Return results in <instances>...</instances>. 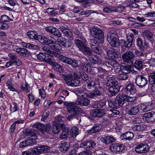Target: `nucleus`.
<instances>
[{
	"mask_svg": "<svg viewBox=\"0 0 155 155\" xmlns=\"http://www.w3.org/2000/svg\"><path fill=\"white\" fill-rule=\"evenodd\" d=\"M131 97L126 94L122 95H117L114 100H110L108 101V105L109 107L113 109H117L120 106L125 107L126 106L127 101H131Z\"/></svg>",
	"mask_w": 155,
	"mask_h": 155,
	"instance_id": "nucleus-1",
	"label": "nucleus"
},
{
	"mask_svg": "<svg viewBox=\"0 0 155 155\" xmlns=\"http://www.w3.org/2000/svg\"><path fill=\"white\" fill-rule=\"evenodd\" d=\"M64 104L67 107V110L69 113L81 114L83 112L82 108L78 106L77 101L76 102L64 101Z\"/></svg>",
	"mask_w": 155,
	"mask_h": 155,
	"instance_id": "nucleus-2",
	"label": "nucleus"
},
{
	"mask_svg": "<svg viewBox=\"0 0 155 155\" xmlns=\"http://www.w3.org/2000/svg\"><path fill=\"white\" fill-rule=\"evenodd\" d=\"M100 125L95 124L92 127L87 131V133L90 135L93 133H96L99 131L101 129L100 125L107 126L110 124V119L108 118H104L101 119L100 121Z\"/></svg>",
	"mask_w": 155,
	"mask_h": 155,
	"instance_id": "nucleus-3",
	"label": "nucleus"
},
{
	"mask_svg": "<svg viewBox=\"0 0 155 155\" xmlns=\"http://www.w3.org/2000/svg\"><path fill=\"white\" fill-rule=\"evenodd\" d=\"M56 41L54 38L50 35H47L46 36H41V39L39 40V42L43 44H46L50 46H53L54 48H56L58 50H61L62 48L60 45L58 48L56 47Z\"/></svg>",
	"mask_w": 155,
	"mask_h": 155,
	"instance_id": "nucleus-4",
	"label": "nucleus"
},
{
	"mask_svg": "<svg viewBox=\"0 0 155 155\" xmlns=\"http://www.w3.org/2000/svg\"><path fill=\"white\" fill-rule=\"evenodd\" d=\"M91 35L99 41H104V33L102 29L98 27H92L90 30Z\"/></svg>",
	"mask_w": 155,
	"mask_h": 155,
	"instance_id": "nucleus-5",
	"label": "nucleus"
},
{
	"mask_svg": "<svg viewBox=\"0 0 155 155\" xmlns=\"http://www.w3.org/2000/svg\"><path fill=\"white\" fill-rule=\"evenodd\" d=\"M58 58L60 60L71 65L74 67H77L78 66L79 61L74 59H71L63 55H58Z\"/></svg>",
	"mask_w": 155,
	"mask_h": 155,
	"instance_id": "nucleus-6",
	"label": "nucleus"
},
{
	"mask_svg": "<svg viewBox=\"0 0 155 155\" xmlns=\"http://www.w3.org/2000/svg\"><path fill=\"white\" fill-rule=\"evenodd\" d=\"M50 54L46 53H40L37 56L38 59L41 61H44L48 63L51 65L53 62V57Z\"/></svg>",
	"mask_w": 155,
	"mask_h": 155,
	"instance_id": "nucleus-7",
	"label": "nucleus"
},
{
	"mask_svg": "<svg viewBox=\"0 0 155 155\" xmlns=\"http://www.w3.org/2000/svg\"><path fill=\"white\" fill-rule=\"evenodd\" d=\"M148 81L145 75H137L135 78L136 84L139 87H143L147 84Z\"/></svg>",
	"mask_w": 155,
	"mask_h": 155,
	"instance_id": "nucleus-8",
	"label": "nucleus"
},
{
	"mask_svg": "<svg viewBox=\"0 0 155 155\" xmlns=\"http://www.w3.org/2000/svg\"><path fill=\"white\" fill-rule=\"evenodd\" d=\"M150 146L147 143H141L138 145L135 148V151L137 153L141 154L148 152Z\"/></svg>",
	"mask_w": 155,
	"mask_h": 155,
	"instance_id": "nucleus-9",
	"label": "nucleus"
},
{
	"mask_svg": "<svg viewBox=\"0 0 155 155\" xmlns=\"http://www.w3.org/2000/svg\"><path fill=\"white\" fill-rule=\"evenodd\" d=\"M50 149V147L49 146L44 145L34 147L33 149L31 151L32 152V154H35L44 152H46Z\"/></svg>",
	"mask_w": 155,
	"mask_h": 155,
	"instance_id": "nucleus-10",
	"label": "nucleus"
},
{
	"mask_svg": "<svg viewBox=\"0 0 155 155\" xmlns=\"http://www.w3.org/2000/svg\"><path fill=\"white\" fill-rule=\"evenodd\" d=\"M45 30L49 33L58 37V38H61L62 33L60 31L55 27L49 26L45 28Z\"/></svg>",
	"mask_w": 155,
	"mask_h": 155,
	"instance_id": "nucleus-11",
	"label": "nucleus"
},
{
	"mask_svg": "<svg viewBox=\"0 0 155 155\" xmlns=\"http://www.w3.org/2000/svg\"><path fill=\"white\" fill-rule=\"evenodd\" d=\"M127 40L125 41L122 40L121 42L123 43L124 46L128 48H130L134 40V35L131 33H130L127 35Z\"/></svg>",
	"mask_w": 155,
	"mask_h": 155,
	"instance_id": "nucleus-12",
	"label": "nucleus"
},
{
	"mask_svg": "<svg viewBox=\"0 0 155 155\" xmlns=\"http://www.w3.org/2000/svg\"><path fill=\"white\" fill-rule=\"evenodd\" d=\"M134 57L133 52L129 51L124 53L122 56V58L124 62L130 63L132 62V60Z\"/></svg>",
	"mask_w": 155,
	"mask_h": 155,
	"instance_id": "nucleus-13",
	"label": "nucleus"
},
{
	"mask_svg": "<svg viewBox=\"0 0 155 155\" xmlns=\"http://www.w3.org/2000/svg\"><path fill=\"white\" fill-rule=\"evenodd\" d=\"M124 148V145L119 143H114L110 145V149L112 152L116 153L121 151Z\"/></svg>",
	"mask_w": 155,
	"mask_h": 155,
	"instance_id": "nucleus-14",
	"label": "nucleus"
},
{
	"mask_svg": "<svg viewBox=\"0 0 155 155\" xmlns=\"http://www.w3.org/2000/svg\"><path fill=\"white\" fill-rule=\"evenodd\" d=\"M103 96L102 93L97 89H95L88 94V97L95 99H101L102 98L101 96Z\"/></svg>",
	"mask_w": 155,
	"mask_h": 155,
	"instance_id": "nucleus-15",
	"label": "nucleus"
},
{
	"mask_svg": "<svg viewBox=\"0 0 155 155\" xmlns=\"http://www.w3.org/2000/svg\"><path fill=\"white\" fill-rule=\"evenodd\" d=\"M105 115V110L104 109H95L92 111L91 115L94 117H100Z\"/></svg>",
	"mask_w": 155,
	"mask_h": 155,
	"instance_id": "nucleus-16",
	"label": "nucleus"
},
{
	"mask_svg": "<svg viewBox=\"0 0 155 155\" xmlns=\"http://www.w3.org/2000/svg\"><path fill=\"white\" fill-rule=\"evenodd\" d=\"M27 35L31 39H35L39 42L41 35H38L37 33L34 31H30L27 33Z\"/></svg>",
	"mask_w": 155,
	"mask_h": 155,
	"instance_id": "nucleus-17",
	"label": "nucleus"
},
{
	"mask_svg": "<svg viewBox=\"0 0 155 155\" xmlns=\"http://www.w3.org/2000/svg\"><path fill=\"white\" fill-rule=\"evenodd\" d=\"M116 139L112 136H106L101 138V140L103 143L108 144L115 141Z\"/></svg>",
	"mask_w": 155,
	"mask_h": 155,
	"instance_id": "nucleus-18",
	"label": "nucleus"
},
{
	"mask_svg": "<svg viewBox=\"0 0 155 155\" xmlns=\"http://www.w3.org/2000/svg\"><path fill=\"white\" fill-rule=\"evenodd\" d=\"M8 56L9 57V60L10 61L13 62L14 63H16L18 66H20L22 64L21 61L17 58L16 54L12 53L9 54Z\"/></svg>",
	"mask_w": 155,
	"mask_h": 155,
	"instance_id": "nucleus-19",
	"label": "nucleus"
},
{
	"mask_svg": "<svg viewBox=\"0 0 155 155\" xmlns=\"http://www.w3.org/2000/svg\"><path fill=\"white\" fill-rule=\"evenodd\" d=\"M57 40L62 45L66 48H69L72 45V43L68 39L64 38L62 37L58 38Z\"/></svg>",
	"mask_w": 155,
	"mask_h": 155,
	"instance_id": "nucleus-20",
	"label": "nucleus"
},
{
	"mask_svg": "<svg viewBox=\"0 0 155 155\" xmlns=\"http://www.w3.org/2000/svg\"><path fill=\"white\" fill-rule=\"evenodd\" d=\"M25 135L26 136H30L31 137L37 138V135L38 134V131L33 129H27L24 131Z\"/></svg>",
	"mask_w": 155,
	"mask_h": 155,
	"instance_id": "nucleus-21",
	"label": "nucleus"
},
{
	"mask_svg": "<svg viewBox=\"0 0 155 155\" xmlns=\"http://www.w3.org/2000/svg\"><path fill=\"white\" fill-rule=\"evenodd\" d=\"M141 108L143 111L147 112L152 110L153 108V107L152 103L148 102L142 104Z\"/></svg>",
	"mask_w": 155,
	"mask_h": 155,
	"instance_id": "nucleus-22",
	"label": "nucleus"
},
{
	"mask_svg": "<svg viewBox=\"0 0 155 155\" xmlns=\"http://www.w3.org/2000/svg\"><path fill=\"white\" fill-rule=\"evenodd\" d=\"M134 137V134L130 132H127L120 136V139L122 140H132Z\"/></svg>",
	"mask_w": 155,
	"mask_h": 155,
	"instance_id": "nucleus-23",
	"label": "nucleus"
},
{
	"mask_svg": "<svg viewBox=\"0 0 155 155\" xmlns=\"http://www.w3.org/2000/svg\"><path fill=\"white\" fill-rule=\"evenodd\" d=\"M107 54L109 59H116L119 57V53L113 50H108Z\"/></svg>",
	"mask_w": 155,
	"mask_h": 155,
	"instance_id": "nucleus-24",
	"label": "nucleus"
},
{
	"mask_svg": "<svg viewBox=\"0 0 155 155\" xmlns=\"http://www.w3.org/2000/svg\"><path fill=\"white\" fill-rule=\"evenodd\" d=\"M85 68H86V71L87 72L92 74H95L99 71L98 69L93 67L90 64L86 65Z\"/></svg>",
	"mask_w": 155,
	"mask_h": 155,
	"instance_id": "nucleus-25",
	"label": "nucleus"
},
{
	"mask_svg": "<svg viewBox=\"0 0 155 155\" xmlns=\"http://www.w3.org/2000/svg\"><path fill=\"white\" fill-rule=\"evenodd\" d=\"M126 89L127 92L130 93L132 95L136 93L137 91L134 85L131 83H129L127 85Z\"/></svg>",
	"mask_w": 155,
	"mask_h": 155,
	"instance_id": "nucleus-26",
	"label": "nucleus"
},
{
	"mask_svg": "<svg viewBox=\"0 0 155 155\" xmlns=\"http://www.w3.org/2000/svg\"><path fill=\"white\" fill-rule=\"evenodd\" d=\"M54 71L60 73L63 72L64 69L63 66L57 63L53 62L51 65Z\"/></svg>",
	"mask_w": 155,
	"mask_h": 155,
	"instance_id": "nucleus-27",
	"label": "nucleus"
},
{
	"mask_svg": "<svg viewBox=\"0 0 155 155\" xmlns=\"http://www.w3.org/2000/svg\"><path fill=\"white\" fill-rule=\"evenodd\" d=\"M74 43L81 51L87 46L86 44L83 41H82L78 39L75 40Z\"/></svg>",
	"mask_w": 155,
	"mask_h": 155,
	"instance_id": "nucleus-28",
	"label": "nucleus"
},
{
	"mask_svg": "<svg viewBox=\"0 0 155 155\" xmlns=\"http://www.w3.org/2000/svg\"><path fill=\"white\" fill-rule=\"evenodd\" d=\"M76 101L77 104L81 106H87L90 102L89 100L85 97L81 99L78 98Z\"/></svg>",
	"mask_w": 155,
	"mask_h": 155,
	"instance_id": "nucleus-29",
	"label": "nucleus"
},
{
	"mask_svg": "<svg viewBox=\"0 0 155 155\" xmlns=\"http://www.w3.org/2000/svg\"><path fill=\"white\" fill-rule=\"evenodd\" d=\"M62 117L61 115H59L58 117H55L54 121V124L60 125V127H64V123L62 120Z\"/></svg>",
	"mask_w": 155,
	"mask_h": 155,
	"instance_id": "nucleus-30",
	"label": "nucleus"
},
{
	"mask_svg": "<svg viewBox=\"0 0 155 155\" xmlns=\"http://www.w3.org/2000/svg\"><path fill=\"white\" fill-rule=\"evenodd\" d=\"M17 52L23 56H28L29 55V51L27 49L22 48H18L16 50Z\"/></svg>",
	"mask_w": 155,
	"mask_h": 155,
	"instance_id": "nucleus-31",
	"label": "nucleus"
},
{
	"mask_svg": "<svg viewBox=\"0 0 155 155\" xmlns=\"http://www.w3.org/2000/svg\"><path fill=\"white\" fill-rule=\"evenodd\" d=\"M120 91L119 87L118 86H111L109 88V92L112 96L115 95Z\"/></svg>",
	"mask_w": 155,
	"mask_h": 155,
	"instance_id": "nucleus-32",
	"label": "nucleus"
},
{
	"mask_svg": "<svg viewBox=\"0 0 155 155\" xmlns=\"http://www.w3.org/2000/svg\"><path fill=\"white\" fill-rule=\"evenodd\" d=\"M69 147V144L68 143L64 141L62 142L61 145L59 147L60 150L61 152L65 153L68 151Z\"/></svg>",
	"mask_w": 155,
	"mask_h": 155,
	"instance_id": "nucleus-33",
	"label": "nucleus"
},
{
	"mask_svg": "<svg viewBox=\"0 0 155 155\" xmlns=\"http://www.w3.org/2000/svg\"><path fill=\"white\" fill-rule=\"evenodd\" d=\"M96 39H90L89 43L91 48H94L95 46H97L99 45V43L102 44L104 42V41L101 42L100 41Z\"/></svg>",
	"mask_w": 155,
	"mask_h": 155,
	"instance_id": "nucleus-34",
	"label": "nucleus"
},
{
	"mask_svg": "<svg viewBox=\"0 0 155 155\" xmlns=\"http://www.w3.org/2000/svg\"><path fill=\"white\" fill-rule=\"evenodd\" d=\"M106 104L105 100H102L100 101H97L94 103L93 106L95 108H101L104 106Z\"/></svg>",
	"mask_w": 155,
	"mask_h": 155,
	"instance_id": "nucleus-35",
	"label": "nucleus"
},
{
	"mask_svg": "<svg viewBox=\"0 0 155 155\" xmlns=\"http://www.w3.org/2000/svg\"><path fill=\"white\" fill-rule=\"evenodd\" d=\"M61 127L63 130V132L61 135L60 136V138L61 139H63L65 138L68 135L69 129L68 127H65V125L64 127Z\"/></svg>",
	"mask_w": 155,
	"mask_h": 155,
	"instance_id": "nucleus-36",
	"label": "nucleus"
},
{
	"mask_svg": "<svg viewBox=\"0 0 155 155\" xmlns=\"http://www.w3.org/2000/svg\"><path fill=\"white\" fill-rule=\"evenodd\" d=\"M121 68L122 73L126 74H129L131 71V67L128 65H121Z\"/></svg>",
	"mask_w": 155,
	"mask_h": 155,
	"instance_id": "nucleus-37",
	"label": "nucleus"
},
{
	"mask_svg": "<svg viewBox=\"0 0 155 155\" xmlns=\"http://www.w3.org/2000/svg\"><path fill=\"white\" fill-rule=\"evenodd\" d=\"M139 111V109L137 106L135 105L131 107V109L129 110L128 114L131 115H135L137 114Z\"/></svg>",
	"mask_w": 155,
	"mask_h": 155,
	"instance_id": "nucleus-38",
	"label": "nucleus"
},
{
	"mask_svg": "<svg viewBox=\"0 0 155 155\" xmlns=\"http://www.w3.org/2000/svg\"><path fill=\"white\" fill-rule=\"evenodd\" d=\"M42 48L44 51L47 52L48 54L57 56V53L54 51V50L48 47L44 46L42 47Z\"/></svg>",
	"mask_w": 155,
	"mask_h": 155,
	"instance_id": "nucleus-39",
	"label": "nucleus"
},
{
	"mask_svg": "<svg viewBox=\"0 0 155 155\" xmlns=\"http://www.w3.org/2000/svg\"><path fill=\"white\" fill-rule=\"evenodd\" d=\"M51 125L49 124H48L45 126L42 130V133L45 135L48 136L50 134V132L51 131Z\"/></svg>",
	"mask_w": 155,
	"mask_h": 155,
	"instance_id": "nucleus-40",
	"label": "nucleus"
},
{
	"mask_svg": "<svg viewBox=\"0 0 155 155\" xmlns=\"http://www.w3.org/2000/svg\"><path fill=\"white\" fill-rule=\"evenodd\" d=\"M143 62L140 59L135 61L134 64V67L137 70H139L143 68Z\"/></svg>",
	"mask_w": 155,
	"mask_h": 155,
	"instance_id": "nucleus-41",
	"label": "nucleus"
},
{
	"mask_svg": "<svg viewBox=\"0 0 155 155\" xmlns=\"http://www.w3.org/2000/svg\"><path fill=\"white\" fill-rule=\"evenodd\" d=\"M144 38L145 39L150 40L152 38L153 34L149 31L146 30L143 33Z\"/></svg>",
	"mask_w": 155,
	"mask_h": 155,
	"instance_id": "nucleus-42",
	"label": "nucleus"
},
{
	"mask_svg": "<svg viewBox=\"0 0 155 155\" xmlns=\"http://www.w3.org/2000/svg\"><path fill=\"white\" fill-rule=\"evenodd\" d=\"M81 51L87 56H91L92 54L91 50L87 46Z\"/></svg>",
	"mask_w": 155,
	"mask_h": 155,
	"instance_id": "nucleus-43",
	"label": "nucleus"
},
{
	"mask_svg": "<svg viewBox=\"0 0 155 155\" xmlns=\"http://www.w3.org/2000/svg\"><path fill=\"white\" fill-rule=\"evenodd\" d=\"M107 41H110L111 39L118 38V37L116 33L110 31L107 34Z\"/></svg>",
	"mask_w": 155,
	"mask_h": 155,
	"instance_id": "nucleus-44",
	"label": "nucleus"
},
{
	"mask_svg": "<svg viewBox=\"0 0 155 155\" xmlns=\"http://www.w3.org/2000/svg\"><path fill=\"white\" fill-rule=\"evenodd\" d=\"M91 57L89 58V60L91 63L94 64H97L99 61V57L96 55L90 56Z\"/></svg>",
	"mask_w": 155,
	"mask_h": 155,
	"instance_id": "nucleus-45",
	"label": "nucleus"
},
{
	"mask_svg": "<svg viewBox=\"0 0 155 155\" xmlns=\"http://www.w3.org/2000/svg\"><path fill=\"white\" fill-rule=\"evenodd\" d=\"M64 79L66 81L67 85L68 82H71L73 79V76L71 74H63L62 75Z\"/></svg>",
	"mask_w": 155,
	"mask_h": 155,
	"instance_id": "nucleus-46",
	"label": "nucleus"
},
{
	"mask_svg": "<svg viewBox=\"0 0 155 155\" xmlns=\"http://www.w3.org/2000/svg\"><path fill=\"white\" fill-rule=\"evenodd\" d=\"M149 81L150 84L155 85V72L150 73L149 77Z\"/></svg>",
	"mask_w": 155,
	"mask_h": 155,
	"instance_id": "nucleus-47",
	"label": "nucleus"
},
{
	"mask_svg": "<svg viewBox=\"0 0 155 155\" xmlns=\"http://www.w3.org/2000/svg\"><path fill=\"white\" fill-rule=\"evenodd\" d=\"M68 85L69 86L76 87L79 85L80 83V81L79 80L77 79H74L73 78L70 82H68Z\"/></svg>",
	"mask_w": 155,
	"mask_h": 155,
	"instance_id": "nucleus-48",
	"label": "nucleus"
},
{
	"mask_svg": "<svg viewBox=\"0 0 155 155\" xmlns=\"http://www.w3.org/2000/svg\"><path fill=\"white\" fill-rule=\"evenodd\" d=\"M70 133V135L72 137H76L79 134L78 128L75 126L71 128Z\"/></svg>",
	"mask_w": 155,
	"mask_h": 155,
	"instance_id": "nucleus-49",
	"label": "nucleus"
},
{
	"mask_svg": "<svg viewBox=\"0 0 155 155\" xmlns=\"http://www.w3.org/2000/svg\"><path fill=\"white\" fill-rule=\"evenodd\" d=\"M137 45L140 48L141 50H143L144 49L143 43L142 39L140 38H138L137 39Z\"/></svg>",
	"mask_w": 155,
	"mask_h": 155,
	"instance_id": "nucleus-50",
	"label": "nucleus"
},
{
	"mask_svg": "<svg viewBox=\"0 0 155 155\" xmlns=\"http://www.w3.org/2000/svg\"><path fill=\"white\" fill-rule=\"evenodd\" d=\"M150 118V115L149 112L144 114L142 117V119L143 120L148 123L151 122V118Z\"/></svg>",
	"mask_w": 155,
	"mask_h": 155,
	"instance_id": "nucleus-51",
	"label": "nucleus"
},
{
	"mask_svg": "<svg viewBox=\"0 0 155 155\" xmlns=\"http://www.w3.org/2000/svg\"><path fill=\"white\" fill-rule=\"evenodd\" d=\"M128 78L127 74L124 73H121L118 75L117 79L119 81H125Z\"/></svg>",
	"mask_w": 155,
	"mask_h": 155,
	"instance_id": "nucleus-52",
	"label": "nucleus"
},
{
	"mask_svg": "<svg viewBox=\"0 0 155 155\" xmlns=\"http://www.w3.org/2000/svg\"><path fill=\"white\" fill-rule=\"evenodd\" d=\"M144 129L145 127L143 125H137L135 126L132 127L133 130L135 131H141L143 130Z\"/></svg>",
	"mask_w": 155,
	"mask_h": 155,
	"instance_id": "nucleus-53",
	"label": "nucleus"
},
{
	"mask_svg": "<svg viewBox=\"0 0 155 155\" xmlns=\"http://www.w3.org/2000/svg\"><path fill=\"white\" fill-rule=\"evenodd\" d=\"M111 46L114 47L117 46L118 45V38H116L113 39H111L110 41H108Z\"/></svg>",
	"mask_w": 155,
	"mask_h": 155,
	"instance_id": "nucleus-54",
	"label": "nucleus"
},
{
	"mask_svg": "<svg viewBox=\"0 0 155 155\" xmlns=\"http://www.w3.org/2000/svg\"><path fill=\"white\" fill-rule=\"evenodd\" d=\"M60 126V125L53 124V127L52 128V131L53 133L54 134H58L59 131V127Z\"/></svg>",
	"mask_w": 155,
	"mask_h": 155,
	"instance_id": "nucleus-55",
	"label": "nucleus"
},
{
	"mask_svg": "<svg viewBox=\"0 0 155 155\" xmlns=\"http://www.w3.org/2000/svg\"><path fill=\"white\" fill-rule=\"evenodd\" d=\"M115 59H110L108 62V64L114 67H118L119 64L115 60Z\"/></svg>",
	"mask_w": 155,
	"mask_h": 155,
	"instance_id": "nucleus-56",
	"label": "nucleus"
},
{
	"mask_svg": "<svg viewBox=\"0 0 155 155\" xmlns=\"http://www.w3.org/2000/svg\"><path fill=\"white\" fill-rule=\"evenodd\" d=\"M88 149L91 150L94 148L96 143L92 140H88Z\"/></svg>",
	"mask_w": 155,
	"mask_h": 155,
	"instance_id": "nucleus-57",
	"label": "nucleus"
},
{
	"mask_svg": "<svg viewBox=\"0 0 155 155\" xmlns=\"http://www.w3.org/2000/svg\"><path fill=\"white\" fill-rule=\"evenodd\" d=\"M125 9V8L123 6H120L117 7H114V12H121Z\"/></svg>",
	"mask_w": 155,
	"mask_h": 155,
	"instance_id": "nucleus-58",
	"label": "nucleus"
},
{
	"mask_svg": "<svg viewBox=\"0 0 155 155\" xmlns=\"http://www.w3.org/2000/svg\"><path fill=\"white\" fill-rule=\"evenodd\" d=\"M88 140H86L81 143L80 146L81 148L88 150Z\"/></svg>",
	"mask_w": 155,
	"mask_h": 155,
	"instance_id": "nucleus-59",
	"label": "nucleus"
},
{
	"mask_svg": "<svg viewBox=\"0 0 155 155\" xmlns=\"http://www.w3.org/2000/svg\"><path fill=\"white\" fill-rule=\"evenodd\" d=\"M8 24L4 22H0V28L1 29H7L9 28Z\"/></svg>",
	"mask_w": 155,
	"mask_h": 155,
	"instance_id": "nucleus-60",
	"label": "nucleus"
},
{
	"mask_svg": "<svg viewBox=\"0 0 155 155\" xmlns=\"http://www.w3.org/2000/svg\"><path fill=\"white\" fill-rule=\"evenodd\" d=\"M114 7L108 6L104 7L103 9V11L106 13H110L114 12Z\"/></svg>",
	"mask_w": 155,
	"mask_h": 155,
	"instance_id": "nucleus-61",
	"label": "nucleus"
},
{
	"mask_svg": "<svg viewBox=\"0 0 155 155\" xmlns=\"http://www.w3.org/2000/svg\"><path fill=\"white\" fill-rule=\"evenodd\" d=\"M37 139L34 137V139H30L26 140L28 146L35 144L36 142L35 140Z\"/></svg>",
	"mask_w": 155,
	"mask_h": 155,
	"instance_id": "nucleus-62",
	"label": "nucleus"
},
{
	"mask_svg": "<svg viewBox=\"0 0 155 155\" xmlns=\"http://www.w3.org/2000/svg\"><path fill=\"white\" fill-rule=\"evenodd\" d=\"M49 114V113L48 111L47 110L45 111L42 116V118L41 119V120L44 121L46 120L48 117Z\"/></svg>",
	"mask_w": 155,
	"mask_h": 155,
	"instance_id": "nucleus-63",
	"label": "nucleus"
},
{
	"mask_svg": "<svg viewBox=\"0 0 155 155\" xmlns=\"http://www.w3.org/2000/svg\"><path fill=\"white\" fill-rule=\"evenodd\" d=\"M13 107L12 105L10 106V110L15 112L17 111L18 110V107L17 103L14 102L13 104Z\"/></svg>",
	"mask_w": 155,
	"mask_h": 155,
	"instance_id": "nucleus-64",
	"label": "nucleus"
}]
</instances>
